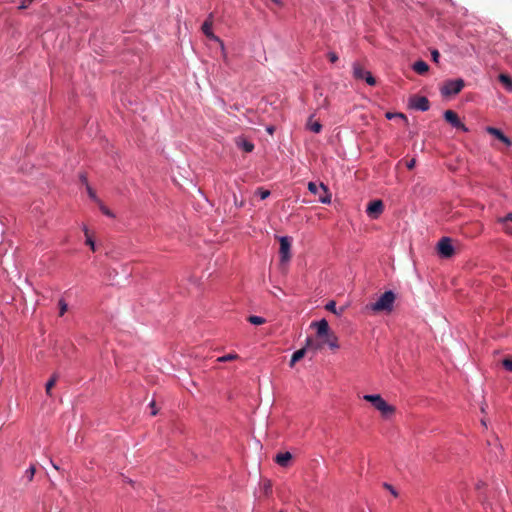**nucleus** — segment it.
Returning a JSON list of instances; mask_svg holds the SVG:
<instances>
[{"instance_id":"obj_1","label":"nucleus","mask_w":512,"mask_h":512,"mask_svg":"<svg viewBox=\"0 0 512 512\" xmlns=\"http://www.w3.org/2000/svg\"><path fill=\"white\" fill-rule=\"evenodd\" d=\"M395 299L396 296L393 291H386L379 297L376 302L372 303L369 307L374 312H391Z\"/></svg>"},{"instance_id":"obj_2","label":"nucleus","mask_w":512,"mask_h":512,"mask_svg":"<svg viewBox=\"0 0 512 512\" xmlns=\"http://www.w3.org/2000/svg\"><path fill=\"white\" fill-rule=\"evenodd\" d=\"M464 86V80L461 78L448 80L441 87V94L445 97L456 95L461 92Z\"/></svg>"},{"instance_id":"obj_3","label":"nucleus","mask_w":512,"mask_h":512,"mask_svg":"<svg viewBox=\"0 0 512 512\" xmlns=\"http://www.w3.org/2000/svg\"><path fill=\"white\" fill-rule=\"evenodd\" d=\"M308 190L312 194L318 196V199H319V201L321 203L327 204V203L331 202V195L328 192L327 187L323 183H320L318 185V184H316L314 182H309L308 183Z\"/></svg>"},{"instance_id":"obj_4","label":"nucleus","mask_w":512,"mask_h":512,"mask_svg":"<svg viewBox=\"0 0 512 512\" xmlns=\"http://www.w3.org/2000/svg\"><path fill=\"white\" fill-rule=\"evenodd\" d=\"M353 75L356 79H364L370 86H374L376 84V79L372 76V74L369 71H366L359 64L353 65Z\"/></svg>"},{"instance_id":"obj_5","label":"nucleus","mask_w":512,"mask_h":512,"mask_svg":"<svg viewBox=\"0 0 512 512\" xmlns=\"http://www.w3.org/2000/svg\"><path fill=\"white\" fill-rule=\"evenodd\" d=\"M280 248L279 254L281 262H287L291 258V239L288 236L279 237Z\"/></svg>"},{"instance_id":"obj_6","label":"nucleus","mask_w":512,"mask_h":512,"mask_svg":"<svg viewBox=\"0 0 512 512\" xmlns=\"http://www.w3.org/2000/svg\"><path fill=\"white\" fill-rule=\"evenodd\" d=\"M439 254L444 258H450L454 254V248L451 243V239L443 237L437 245Z\"/></svg>"},{"instance_id":"obj_7","label":"nucleus","mask_w":512,"mask_h":512,"mask_svg":"<svg viewBox=\"0 0 512 512\" xmlns=\"http://www.w3.org/2000/svg\"><path fill=\"white\" fill-rule=\"evenodd\" d=\"M213 15L210 14L207 19L203 22L201 26V30L203 34L210 40L219 42L222 44L221 40L213 33Z\"/></svg>"},{"instance_id":"obj_8","label":"nucleus","mask_w":512,"mask_h":512,"mask_svg":"<svg viewBox=\"0 0 512 512\" xmlns=\"http://www.w3.org/2000/svg\"><path fill=\"white\" fill-rule=\"evenodd\" d=\"M444 118L453 127L461 129L464 132L468 131V128L460 121L457 113L454 112L453 110H446L444 113Z\"/></svg>"},{"instance_id":"obj_9","label":"nucleus","mask_w":512,"mask_h":512,"mask_svg":"<svg viewBox=\"0 0 512 512\" xmlns=\"http://www.w3.org/2000/svg\"><path fill=\"white\" fill-rule=\"evenodd\" d=\"M409 104L412 108L419 111H427L430 107L429 100L425 96H413L410 98Z\"/></svg>"},{"instance_id":"obj_10","label":"nucleus","mask_w":512,"mask_h":512,"mask_svg":"<svg viewBox=\"0 0 512 512\" xmlns=\"http://www.w3.org/2000/svg\"><path fill=\"white\" fill-rule=\"evenodd\" d=\"M383 210V202L381 200H374L368 204L366 212L368 216L371 217L372 219H377L380 216V214H382Z\"/></svg>"},{"instance_id":"obj_11","label":"nucleus","mask_w":512,"mask_h":512,"mask_svg":"<svg viewBox=\"0 0 512 512\" xmlns=\"http://www.w3.org/2000/svg\"><path fill=\"white\" fill-rule=\"evenodd\" d=\"M486 131L488 134L494 136L496 139L501 141L506 146L509 147L512 145V141L500 129L488 126L486 128Z\"/></svg>"},{"instance_id":"obj_12","label":"nucleus","mask_w":512,"mask_h":512,"mask_svg":"<svg viewBox=\"0 0 512 512\" xmlns=\"http://www.w3.org/2000/svg\"><path fill=\"white\" fill-rule=\"evenodd\" d=\"M311 327L317 328V335L319 337L327 336L330 333L328 322L325 319L318 322H312Z\"/></svg>"},{"instance_id":"obj_13","label":"nucleus","mask_w":512,"mask_h":512,"mask_svg":"<svg viewBox=\"0 0 512 512\" xmlns=\"http://www.w3.org/2000/svg\"><path fill=\"white\" fill-rule=\"evenodd\" d=\"M312 342L313 341H312L311 338H307L306 346L304 348L299 349V350H297L296 352L293 353V355L291 357V360H290V366L291 367H293L296 362H298L299 360H301L305 356L306 347L310 346L312 344Z\"/></svg>"},{"instance_id":"obj_14","label":"nucleus","mask_w":512,"mask_h":512,"mask_svg":"<svg viewBox=\"0 0 512 512\" xmlns=\"http://www.w3.org/2000/svg\"><path fill=\"white\" fill-rule=\"evenodd\" d=\"M236 146L243 151L250 153L254 150V144L244 137H237L235 139Z\"/></svg>"},{"instance_id":"obj_15","label":"nucleus","mask_w":512,"mask_h":512,"mask_svg":"<svg viewBox=\"0 0 512 512\" xmlns=\"http://www.w3.org/2000/svg\"><path fill=\"white\" fill-rule=\"evenodd\" d=\"M378 411L381 413L383 418L389 419L394 415L396 408L384 401L383 404H381V406L378 408Z\"/></svg>"},{"instance_id":"obj_16","label":"nucleus","mask_w":512,"mask_h":512,"mask_svg":"<svg viewBox=\"0 0 512 512\" xmlns=\"http://www.w3.org/2000/svg\"><path fill=\"white\" fill-rule=\"evenodd\" d=\"M307 129L314 133H320L322 130V124L318 120H314V115H311L308 118V121L306 123Z\"/></svg>"},{"instance_id":"obj_17","label":"nucleus","mask_w":512,"mask_h":512,"mask_svg":"<svg viewBox=\"0 0 512 512\" xmlns=\"http://www.w3.org/2000/svg\"><path fill=\"white\" fill-rule=\"evenodd\" d=\"M291 459L292 455L290 452L279 453L275 457L276 463L282 467H286Z\"/></svg>"},{"instance_id":"obj_18","label":"nucleus","mask_w":512,"mask_h":512,"mask_svg":"<svg viewBox=\"0 0 512 512\" xmlns=\"http://www.w3.org/2000/svg\"><path fill=\"white\" fill-rule=\"evenodd\" d=\"M413 70L416 73L423 75L429 70V66L425 61L419 60L413 64Z\"/></svg>"},{"instance_id":"obj_19","label":"nucleus","mask_w":512,"mask_h":512,"mask_svg":"<svg viewBox=\"0 0 512 512\" xmlns=\"http://www.w3.org/2000/svg\"><path fill=\"white\" fill-rule=\"evenodd\" d=\"M498 79L508 91L512 92V77L510 75L501 73L499 74Z\"/></svg>"},{"instance_id":"obj_20","label":"nucleus","mask_w":512,"mask_h":512,"mask_svg":"<svg viewBox=\"0 0 512 512\" xmlns=\"http://www.w3.org/2000/svg\"><path fill=\"white\" fill-rule=\"evenodd\" d=\"M325 343L328 344V346L331 349H338L339 348L338 338H337V336L334 333H329L326 336Z\"/></svg>"},{"instance_id":"obj_21","label":"nucleus","mask_w":512,"mask_h":512,"mask_svg":"<svg viewBox=\"0 0 512 512\" xmlns=\"http://www.w3.org/2000/svg\"><path fill=\"white\" fill-rule=\"evenodd\" d=\"M325 308H326L328 311H330V312H332V313H334V314H336V315H341V314L343 313V311H344V308H343V307H342V308H340V310L338 311V310L336 309V303H335L334 301H330V302H328V303H327V305L325 306Z\"/></svg>"},{"instance_id":"obj_22","label":"nucleus","mask_w":512,"mask_h":512,"mask_svg":"<svg viewBox=\"0 0 512 512\" xmlns=\"http://www.w3.org/2000/svg\"><path fill=\"white\" fill-rule=\"evenodd\" d=\"M57 378V375L54 374L46 383L45 389L48 395H51V389L55 386Z\"/></svg>"},{"instance_id":"obj_23","label":"nucleus","mask_w":512,"mask_h":512,"mask_svg":"<svg viewBox=\"0 0 512 512\" xmlns=\"http://www.w3.org/2000/svg\"><path fill=\"white\" fill-rule=\"evenodd\" d=\"M248 321L253 325H262L265 323V319L260 316H250Z\"/></svg>"},{"instance_id":"obj_24","label":"nucleus","mask_w":512,"mask_h":512,"mask_svg":"<svg viewBox=\"0 0 512 512\" xmlns=\"http://www.w3.org/2000/svg\"><path fill=\"white\" fill-rule=\"evenodd\" d=\"M380 397H381V395H379V394H375V395L367 394V395H364L363 399L366 400L367 402L372 403V405H374L379 400Z\"/></svg>"},{"instance_id":"obj_25","label":"nucleus","mask_w":512,"mask_h":512,"mask_svg":"<svg viewBox=\"0 0 512 512\" xmlns=\"http://www.w3.org/2000/svg\"><path fill=\"white\" fill-rule=\"evenodd\" d=\"M237 358H238L237 354L230 353V354L224 355L222 357H219L218 361L227 362V361L236 360Z\"/></svg>"},{"instance_id":"obj_26","label":"nucleus","mask_w":512,"mask_h":512,"mask_svg":"<svg viewBox=\"0 0 512 512\" xmlns=\"http://www.w3.org/2000/svg\"><path fill=\"white\" fill-rule=\"evenodd\" d=\"M256 194L259 195L261 200H264L269 197L270 191L263 188H258Z\"/></svg>"},{"instance_id":"obj_27","label":"nucleus","mask_w":512,"mask_h":512,"mask_svg":"<svg viewBox=\"0 0 512 512\" xmlns=\"http://www.w3.org/2000/svg\"><path fill=\"white\" fill-rule=\"evenodd\" d=\"M84 232H85V236H86V244L89 245L93 251H95V243L92 240V238L89 236L88 229L84 228Z\"/></svg>"},{"instance_id":"obj_28","label":"nucleus","mask_w":512,"mask_h":512,"mask_svg":"<svg viewBox=\"0 0 512 512\" xmlns=\"http://www.w3.org/2000/svg\"><path fill=\"white\" fill-rule=\"evenodd\" d=\"M512 223V213H508L506 216L504 217H498L497 218V223Z\"/></svg>"},{"instance_id":"obj_29","label":"nucleus","mask_w":512,"mask_h":512,"mask_svg":"<svg viewBox=\"0 0 512 512\" xmlns=\"http://www.w3.org/2000/svg\"><path fill=\"white\" fill-rule=\"evenodd\" d=\"M502 227V230L508 234V235H511L512 236V226L510 225V223H499Z\"/></svg>"},{"instance_id":"obj_30","label":"nucleus","mask_w":512,"mask_h":512,"mask_svg":"<svg viewBox=\"0 0 512 512\" xmlns=\"http://www.w3.org/2000/svg\"><path fill=\"white\" fill-rule=\"evenodd\" d=\"M383 487L387 489L394 497H398V492L394 489L392 485L384 483Z\"/></svg>"},{"instance_id":"obj_31","label":"nucleus","mask_w":512,"mask_h":512,"mask_svg":"<svg viewBox=\"0 0 512 512\" xmlns=\"http://www.w3.org/2000/svg\"><path fill=\"white\" fill-rule=\"evenodd\" d=\"M503 366L506 370L512 372V359L506 358L503 360Z\"/></svg>"},{"instance_id":"obj_32","label":"nucleus","mask_w":512,"mask_h":512,"mask_svg":"<svg viewBox=\"0 0 512 512\" xmlns=\"http://www.w3.org/2000/svg\"><path fill=\"white\" fill-rule=\"evenodd\" d=\"M59 307H60V316H63L64 313L67 311V304L63 301V300H60L59 301Z\"/></svg>"},{"instance_id":"obj_33","label":"nucleus","mask_w":512,"mask_h":512,"mask_svg":"<svg viewBox=\"0 0 512 512\" xmlns=\"http://www.w3.org/2000/svg\"><path fill=\"white\" fill-rule=\"evenodd\" d=\"M396 116H397V117H400V118H402V119H404V120H407L406 116H405L404 114H402V113H396V114H394V113L388 112V113L386 114V117H387L388 119H392L393 117H396Z\"/></svg>"},{"instance_id":"obj_34","label":"nucleus","mask_w":512,"mask_h":512,"mask_svg":"<svg viewBox=\"0 0 512 512\" xmlns=\"http://www.w3.org/2000/svg\"><path fill=\"white\" fill-rule=\"evenodd\" d=\"M431 56H432V60L435 62V63H438L439 62V58H440V53L438 50L434 49L431 51Z\"/></svg>"},{"instance_id":"obj_35","label":"nucleus","mask_w":512,"mask_h":512,"mask_svg":"<svg viewBox=\"0 0 512 512\" xmlns=\"http://www.w3.org/2000/svg\"><path fill=\"white\" fill-rule=\"evenodd\" d=\"M327 57L330 62L335 63L338 60V55L335 52H329Z\"/></svg>"},{"instance_id":"obj_36","label":"nucleus","mask_w":512,"mask_h":512,"mask_svg":"<svg viewBox=\"0 0 512 512\" xmlns=\"http://www.w3.org/2000/svg\"><path fill=\"white\" fill-rule=\"evenodd\" d=\"M100 209H101V211H102L105 215H107V216H109V217H113V216H114V215H113V213H112V212H111V211H110L106 206L101 205V206H100Z\"/></svg>"},{"instance_id":"obj_37","label":"nucleus","mask_w":512,"mask_h":512,"mask_svg":"<svg viewBox=\"0 0 512 512\" xmlns=\"http://www.w3.org/2000/svg\"><path fill=\"white\" fill-rule=\"evenodd\" d=\"M28 474V479L29 481H31L33 479V476H34V473H35V468L34 467H30L27 472Z\"/></svg>"},{"instance_id":"obj_38","label":"nucleus","mask_w":512,"mask_h":512,"mask_svg":"<svg viewBox=\"0 0 512 512\" xmlns=\"http://www.w3.org/2000/svg\"><path fill=\"white\" fill-rule=\"evenodd\" d=\"M86 188H87V192H88L89 196L92 199L96 200V194H95L94 190L89 185H87Z\"/></svg>"},{"instance_id":"obj_39","label":"nucleus","mask_w":512,"mask_h":512,"mask_svg":"<svg viewBox=\"0 0 512 512\" xmlns=\"http://www.w3.org/2000/svg\"><path fill=\"white\" fill-rule=\"evenodd\" d=\"M32 1H33V0H23V1H22V4L20 5V7H19V8H20V9H25V8H27V7H28V5H29L30 3H32Z\"/></svg>"},{"instance_id":"obj_40","label":"nucleus","mask_w":512,"mask_h":512,"mask_svg":"<svg viewBox=\"0 0 512 512\" xmlns=\"http://www.w3.org/2000/svg\"><path fill=\"white\" fill-rule=\"evenodd\" d=\"M415 163H416L415 159H411V160H409V161L406 163V166H407V168H408V169H410V170H411V169H413V168H414Z\"/></svg>"},{"instance_id":"obj_41","label":"nucleus","mask_w":512,"mask_h":512,"mask_svg":"<svg viewBox=\"0 0 512 512\" xmlns=\"http://www.w3.org/2000/svg\"><path fill=\"white\" fill-rule=\"evenodd\" d=\"M384 401L385 400L382 397H380L379 400L373 406L375 407V409L378 410V408L381 406V404H383Z\"/></svg>"},{"instance_id":"obj_42","label":"nucleus","mask_w":512,"mask_h":512,"mask_svg":"<svg viewBox=\"0 0 512 512\" xmlns=\"http://www.w3.org/2000/svg\"><path fill=\"white\" fill-rule=\"evenodd\" d=\"M150 407L152 408L151 415L155 416L157 414V411L155 410V402L154 401H152L150 403Z\"/></svg>"},{"instance_id":"obj_43","label":"nucleus","mask_w":512,"mask_h":512,"mask_svg":"<svg viewBox=\"0 0 512 512\" xmlns=\"http://www.w3.org/2000/svg\"><path fill=\"white\" fill-rule=\"evenodd\" d=\"M80 178H81V181L87 186L88 185L87 177L84 174H81Z\"/></svg>"},{"instance_id":"obj_44","label":"nucleus","mask_w":512,"mask_h":512,"mask_svg":"<svg viewBox=\"0 0 512 512\" xmlns=\"http://www.w3.org/2000/svg\"><path fill=\"white\" fill-rule=\"evenodd\" d=\"M273 131H274V128H273V127H268V128H267V132H268L269 134H272V133H273Z\"/></svg>"},{"instance_id":"obj_45","label":"nucleus","mask_w":512,"mask_h":512,"mask_svg":"<svg viewBox=\"0 0 512 512\" xmlns=\"http://www.w3.org/2000/svg\"><path fill=\"white\" fill-rule=\"evenodd\" d=\"M482 485H483L482 483H481V484L479 483V484L477 485V488L479 489L480 487H482Z\"/></svg>"},{"instance_id":"obj_46","label":"nucleus","mask_w":512,"mask_h":512,"mask_svg":"<svg viewBox=\"0 0 512 512\" xmlns=\"http://www.w3.org/2000/svg\"><path fill=\"white\" fill-rule=\"evenodd\" d=\"M274 2H277V0H273Z\"/></svg>"},{"instance_id":"obj_47","label":"nucleus","mask_w":512,"mask_h":512,"mask_svg":"<svg viewBox=\"0 0 512 512\" xmlns=\"http://www.w3.org/2000/svg\"><path fill=\"white\" fill-rule=\"evenodd\" d=\"M281 512H283V511H281Z\"/></svg>"}]
</instances>
